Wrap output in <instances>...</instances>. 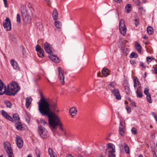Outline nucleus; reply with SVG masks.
I'll return each instance as SVG.
<instances>
[{
	"label": "nucleus",
	"instance_id": "39448f33",
	"mask_svg": "<svg viewBox=\"0 0 157 157\" xmlns=\"http://www.w3.org/2000/svg\"><path fill=\"white\" fill-rule=\"evenodd\" d=\"M38 132L41 137L45 138L47 136V130L43 126H40L39 127Z\"/></svg>",
	"mask_w": 157,
	"mask_h": 157
},
{
	"label": "nucleus",
	"instance_id": "0e129e2a",
	"mask_svg": "<svg viewBox=\"0 0 157 157\" xmlns=\"http://www.w3.org/2000/svg\"><path fill=\"white\" fill-rule=\"evenodd\" d=\"M67 157H73L70 154H67Z\"/></svg>",
	"mask_w": 157,
	"mask_h": 157
},
{
	"label": "nucleus",
	"instance_id": "412c9836",
	"mask_svg": "<svg viewBox=\"0 0 157 157\" xmlns=\"http://www.w3.org/2000/svg\"><path fill=\"white\" fill-rule=\"evenodd\" d=\"M12 66L13 67L14 69H18V65L17 62L15 61L14 59H11L10 61Z\"/></svg>",
	"mask_w": 157,
	"mask_h": 157
},
{
	"label": "nucleus",
	"instance_id": "7c9ffc66",
	"mask_svg": "<svg viewBox=\"0 0 157 157\" xmlns=\"http://www.w3.org/2000/svg\"><path fill=\"white\" fill-rule=\"evenodd\" d=\"M38 55L40 57L42 58L44 55L43 50V49H41L40 51L38 52Z\"/></svg>",
	"mask_w": 157,
	"mask_h": 157
},
{
	"label": "nucleus",
	"instance_id": "473e14b6",
	"mask_svg": "<svg viewBox=\"0 0 157 157\" xmlns=\"http://www.w3.org/2000/svg\"><path fill=\"white\" fill-rule=\"evenodd\" d=\"M146 99L147 101L150 103H151L152 102V101L151 99V97L150 94H148V95H147Z\"/></svg>",
	"mask_w": 157,
	"mask_h": 157
},
{
	"label": "nucleus",
	"instance_id": "72a5a7b5",
	"mask_svg": "<svg viewBox=\"0 0 157 157\" xmlns=\"http://www.w3.org/2000/svg\"><path fill=\"white\" fill-rule=\"evenodd\" d=\"M131 5L130 4H127L126 7L125 9L127 10V13H129L131 11Z\"/></svg>",
	"mask_w": 157,
	"mask_h": 157
},
{
	"label": "nucleus",
	"instance_id": "dca6fc26",
	"mask_svg": "<svg viewBox=\"0 0 157 157\" xmlns=\"http://www.w3.org/2000/svg\"><path fill=\"white\" fill-rule=\"evenodd\" d=\"M49 57L50 59L54 62L57 63H59L60 61L59 58L57 57L56 56L53 55L51 54Z\"/></svg>",
	"mask_w": 157,
	"mask_h": 157
},
{
	"label": "nucleus",
	"instance_id": "49530a36",
	"mask_svg": "<svg viewBox=\"0 0 157 157\" xmlns=\"http://www.w3.org/2000/svg\"><path fill=\"white\" fill-rule=\"evenodd\" d=\"M146 59L147 62H151L152 59H154V58L152 57H147Z\"/></svg>",
	"mask_w": 157,
	"mask_h": 157
},
{
	"label": "nucleus",
	"instance_id": "052dcab7",
	"mask_svg": "<svg viewBox=\"0 0 157 157\" xmlns=\"http://www.w3.org/2000/svg\"><path fill=\"white\" fill-rule=\"evenodd\" d=\"M115 2H117V3H121V1L122 0H113Z\"/></svg>",
	"mask_w": 157,
	"mask_h": 157
},
{
	"label": "nucleus",
	"instance_id": "f257e3e1",
	"mask_svg": "<svg viewBox=\"0 0 157 157\" xmlns=\"http://www.w3.org/2000/svg\"><path fill=\"white\" fill-rule=\"evenodd\" d=\"M38 110L42 116H48L50 127L53 132L57 128L58 126H59L60 130L64 131L63 124L59 118L53 112L51 111L49 104L44 99L41 98L39 101Z\"/></svg>",
	"mask_w": 157,
	"mask_h": 157
},
{
	"label": "nucleus",
	"instance_id": "393cba45",
	"mask_svg": "<svg viewBox=\"0 0 157 157\" xmlns=\"http://www.w3.org/2000/svg\"><path fill=\"white\" fill-rule=\"evenodd\" d=\"M136 48L138 52H141V46L138 42H136L135 43Z\"/></svg>",
	"mask_w": 157,
	"mask_h": 157
},
{
	"label": "nucleus",
	"instance_id": "20e7f679",
	"mask_svg": "<svg viewBox=\"0 0 157 157\" xmlns=\"http://www.w3.org/2000/svg\"><path fill=\"white\" fill-rule=\"evenodd\" d=\"M119 29L121 33L123 35L126 34V28L124 23V21L121 19L119 22Z\"/></svg>",
	"mask_w": 157,
	"mask_h": 157
},
{
	"label": "nucleus",
	"instance_id": "8fccbe9b",
	"mask_svg": "<svg viewBox=\"0 0 157 157\" xmlns=\"http://www.w3.org/2000/svg\"><path fill=\"white\" fill-rule=\"evenodd\" d=\"M126 109L128 113H129L131 111V109L130 107L127 106L126 107Z\"/></svg>",
	"mask_w": 157,
	"mask_h": 157
},
{
	"label": "nucleus",
	"instance_id": "ea45409f",
	"mask_svg": "<svg viewBox=\"0 0 157 157\" xmlns=\"http://www.w3.org/2000/svg\"><path fill=\"white\" fill-rule=\"evenodd\" d=\"M17 22L18 23H21V16H20V15L19 13L17 14Z\"/></svg>",
	"mask_w": 157,
	"mask_h": 157
},
{
	"label": "nucleus",
	"instance_id": "58836bf2",
	"mask_svg": "<svg viewBox=\"0 0 157 157\" xmlns=\"http://www.w3.org/2000/svg\"><path fill=\"white\" fill-rule=\"evenodd\" d=\"M139 12L141 13H144L145 12V10L143 7H141L139 8Z\"/></svg>",
	"mask_w": 157,
	"mask_h": 157
},
{
	"label": "nucleus",
	"instance_id": "13d9d810",
	"mask_svg": "<svg viewBox=\"0 0 157 157\" xmlns=\"http://www.w3.org/2000/svg\"><path fill=\"white\" fill-rule=\"evenodd\" d=\"M5 6L6 7H8V4L7 3V0L4 1Z\"/></svg>",
	"mask_w": 157,
	"mask_h": 157
},
{
	"label": "nucleus",
	"instance_id": "4be33fe9",
	"mask_svg": "<svg viewBox=\"0 0 157 157\" xmlns=\"http://www.w3.org/2000/svg\"><path fill=\"white\" fill-rule=\"evenodd\" d=\"M55 25L56 28L59 31L61 30V27L62 26L61 22L56 20L55 21Z\"/></svg>",
	"mask_w": 157,
	"mask_h": 157
},
{
	"label": "nucleus",
	"instance_id": "bb28decb",
	"mask_svg": "<svg viewBox=\"0 0 157 157\" xmlns=\"http://www.w3.org/2000/svg\"><path fill=\"white\" fill-rule=\"evenodd\" d=\"M13 120H14L15 121L17 122L18 121H20L19 115L17 113H15L13 114Z\"/></svg>",
	"mask_w": 157,
	"mask_h": 157
},
{
	"label": "nucleus",
	"instance_id": "9d476101",
	"mask_svg": "<svg viewBox=\"0 0 157 157\" xmlns=\"http://www.w3.org/2000/svg\"><path fill=\"white\" fill-rule=\"evenodd\" d=\"M40 95L41 98L40 100L41 99V98L44 99L49 104L50 108V106H51L52 109V110L54 111V112H58L59 111V110L57 108L56 104V103H53L52 104H50L44 98L41 93L40 94Z\"/></svg>",
	"mask_w": 157,
	"mask_h": 157
},
{
	"label": "nucleus",
	"instance_id": "f8f14e48",
	"mask_svg": "<svg viewBox=\"0 0 157 157\" xmlns=\"http://www.w3.org/2000/svg\"><path fill=\"white\" fill-rule=\"evenodd\" d=\"M112 93L115 96L116 99L118 100L121 99V97L120 95L119 90L118 89L114 88L112 90Z\"/></svg>",
	"mask_w": 157,
	"mask_h": 157
},
{
	"label": "nucleus",
	"instance_id": "c85d7f7f",
	"mask_svg": "<svg viewBox=\"0 0 157 157\" xmlns=\"http://www.w3.org/2000/svg\"><path fill=\"white\" fill-rule=\"evenodd\" d=\"M136 94L137 98H141L142 97L143 95L141 90H139L138 89H137Z\"/></svg>",
	"mask_w": 157,
	"mask_h": 157
},
{
	"label": "nucleus",
	"instance_id": "37998d69",
	"mask_svg": "<svg viewBox=\"0 0 157 157\" xmlns=\"http://www.w3.org/2000/svg\"><path fill=\"white\" fill-rule=\"evenodd\" d=\"M6 118L8 120L12 121H14V120L13 119L10 115H8L7 116H6Z\"/></svg>",
	"mask_w": 157,
	"mask_h": 157
},
{
	"label": "nucleus",
	"instance_id": "de8ad7c7",
	"mask_svg": "<svg viewBox=\"0 0 157 157\" xmlns=\"http://www.w3.org/2000/svg\"><path fill=\"white\" fill-rule=\"evenodd\" d=\"M139 20L137 19H135V24L136 27H137L139 25Z\"/></svg>",
	"mask_w": 157,
	"mask_h": 157
},
{
	"label": "nucleus",
	"instance_id": "cd10ccee",
	"mask_svg": "<svg viewBox=\"0 0 157 157\" xmlns=\"http://www.w3.org/2000/svg\"><path fill=\"white\" fill-rule=\"evenodd\" d=\"M147 31L148 33L150 35H152L153 33V30L152 27L151 26H148L147 27Z\"/></svg>",
	"mask_w": 157,
	"mask_h": 157
},
{
	"label": "nucleus",
	"instance_id": "09e8293b",
	"mask_svg": "<svg viewBox=\"0 0 157 157\" xmlns=\"http://www.w3.org/2000/svg\"><path fill=\"white\" fill-rule=\"evenodd\" d=\"M137 83H138V87L137 88V89H138L139 90H141V84L140 83V82H139V81L138 80H137Z\"/></svg>",
	"mask_w": 157,
	"mask_h": 157
},
{
	"label": "nucleus",
	"instance_id": "f704fd0d",
	"mask_svg": "<svg viewBox=\"0 0 157 157\" xmlns=\"http://www.w3.org/2000/svg\"><path fill=\"white\" fill-rule=\"evenodd\" d=\"M38 29H39L40 30H42L43 29V25L41 23H38L36 24Z\"/></svg>",
	"mask_w": 157,
	"mask_h": 157
},
{
	"label": "nucleus",
	"instance_id": "b1692460",
	"mask_svg": "<svg viewBox=\"0 0 157 157\" xmlns=\"http://www.w3.org/2000/svg\"><path fill=\"white\" fill-rule=\"evenodd\" d=\"M31 98L30 97H27L26 98L25 105L27 108H28L32 102Z\"/></svg>",
	"mask_w": 157,
	"mask_h": 157
},
{
	"label": "nucleus",
	"instance_id": "79ce46f5",
	"mask_svg": "<svg viewBox=\"0 0 157 157\" xmlns=\"http://www.w3.org/2000/svg\"><path fill=\"white\" fill-rule=\"evenodd\" d=\"M144 93L146 95H148V94H150L149 93V90L147 88H145L144 90Z\"/></svg>",
	"mask_w": 157,
	"mask_h": 157
},
{
	"label": "nucleus",
	"instance_id": "ddd939ff",
	"mask_svg": "<svg viewBox=\"0 0 157 157\" xmlns=\"http://www.w3.org/2000/svg\"><path fill=\"white\" fill-rule=\"evenodd\" d=\"M16 142L17 146L19 148H22L23 146V142L22 138L19 136H17L16 138Z\"/></svg>",
	"mask_w": 157,
	"mask_h": 157
},
{
	"label": "nucleus",
	"instance_id": "a18cd8bd",
	"mask_svg": "<svg viewBox=\"0 0 157 157\" xmlns=\"http://www.w3.org/2000/svg\"><path fill=\"white\" fill-rule=\"evenodd\" d=\"M1 112L2 114L5 117L8 115L6 112L4 110H2Z\"/></svg>",
	"mask_w": 157,
	"mask_h": 157
},
{
	"label": "nucleus",
	"instance_id": "f3484780",
	"mask_svg": "<svg viewBox=\"0 0 157 157\" xmlns=\"http://www.w3.org/2000/svg\"><path fill=\"white\" fill-rule=\"evenodd\" d=\"M69 112L71 115L74 116L77 114V110L75 107H73L70 109Z\"/></svg>",
	"mask_w": 157,
	"mask_h": 157
},
{
	"label": "nucleus",
	"instance_id": "4c0bfd02",
	"mask_svg": "<svg viewBox=\"0 0 157 157\" xmlns=\"http://www.w3.org/2000/svg\"><path fill=\"white\" fill-rule=\"evenodd\" d=\"M48 151L50 157H52V155H54V152L52 148H49Z\"/></svg>",
	"mask_w": 157,
	"mask_h": 157
},
{
	"label": "nucleus",
	"instance_id": "7ed1b4c3",
	"mask_svg": "<svg viewBox=\"0 0 157 157\" xmlns=\"http://www.w3.org/2000/svg\"><path fill=\"white\" fill-rule=\"evenodd\" d=\"M21 11L23 20L27 24H30L31 22V17L25 6L23 5L21 6Z\"/></svg>",
	"mask_w": 157,
	"mask_h": 157
},
{
	"label": "nucleus",
	"instance_id": "338daca9",
	"mask_svg": "<svg viewBox=\"0 0 157 157\" xmlns=\"http://www.w3.org/2000/svg\"><path fill=\"white\" fill-rule=\"evenodd\" d=\"M63 132L64 135L65 136L66 135V132L65 130H64V131H63Z\"/></svg>",
	"mask_w": 157,
	"mask_h": 157
},
{
	"label": "nucleus",
	"instance_id": "423d86ee",
	"mask_svg": "<svg viewBox=\"0 0 157 157\" xmlns=\"http://www.w3.org/2000/svg\"><path fill=\"white\" fill-rule=\"evenodd\" d=\"M44 48L46 52L49 54L51 55L54 52V50L52 46L48 42H45L44 45Z\"/></svg>",
	"mask_w": 157,
	"mask_h": 157
},
{
	"label": "nucleus",
	"instance_id": "680f3d73",
	"mask_svg": "<svg viewBox=\"0 0 157 157\" xmlns=\"http://www.w3.org/2000/svg\"><path fill=\"white\" fill-rule=\"evenodd\" d=\"M132 106L133 107H135L136 106V105L135 104V102H132Z\"/></svg>",
	"mask_w": 157,
	"mask_h": 157
},
{
	"label": "nucleus",
	"instance_id": "5fc2aeb1",
	"mask_svg": "<svg viewBox=\"0 0 157 157\" xmlns=\"http://www.w3.org/2000/svg\"><path fill=\"white\" fill-rule=\"evenodd\" d=\"M136 3L137 5H138L139 6H140V2L139 1V0H136Z\"/></svg>",
	"mask_w": 157,
	"mask_h": 157
},
{
	"label": "nucleus",
	"instance_id": "4468645a",
	"mask_svg": "<svg viewBox=\"0 0 157 157\" xmlns=\"http://www.w3.org/2000/svg\"><path fill=\"white\" fill-rule=\"evenodd\" d=\"M7 90L6 86H4V84L2 80L0 79V95H2L5 93Z\"/></svg>",
	"mask_w": 157,
	"mask_h": 157
},
{
	"label": "nucleus",
	"instance_id": "bf43d9fd",
	"mask_svg": "<svg viewBox=\"0 0 157 157\" xmlns=\"http://www.w3.org/2000/svg\"><path fill=\"white\" fill-rule=\"evenodd\" d=\"M154 72L155 74H157V67H155L154 68Z\"/></svg>",
	"mask_w": 157,
	"mask_h": 157
},
{
	"label": "nucleus",
	"instance_id": "864d4df0",
	"mask_svg": "<svg viewBox=\"0 0 157 157\" xmlns=\"http://www.w3.org/2000/svg\"><path fill=\"white\" fill-rule=\"evenodd\" d=\"M137 84L136 80H134V87H136L137 86Z\"/></svg>",
	"mask_w": 157,
	"mask_h": 157
},
{
	"label": "nucleus",
	"instance_id": "c9c22d12",
	"mask_svg": "<svg viewBox=\"0 0 157 157\" xmlns=\"http://www.w3.org/2000/svg\"><path fill=\"white\" fill-rule=\"evenodd\" d=\"M138 56V54L134 52H132L130 56V57L131 58H136Z\"/></svg>",
	"mask_w": 157,
	"mask_h": 157
},
{
	"label": "nucleus",
	"instance_id": "6e6552de",
	"mask_svg": "<svg viewBox=\"0 0 157 157\" xmlns=\"http://www.w3.org/2000/svg\"><path fill=\"white\" fill-rule=\"evenodd\" d=\"M124 124V121L123 120H121V119L119 127V134L122 136H123L124 135V128L125 127Z\"/></svg>",
	"mask_w": 157,
	"mask_h": 157
},
{
	"label": "nucleus",
	"instance_id": "e433bc0d",
	"mask_svg": "<svg viewBox=\"0 0 157 157\" xmlns=\"http://www.w3.org/2000/svg\"><path fill=\"white\" fill-rule=\"evenodd\" d=\"M115 83L113 82H111L110 84L109 85L108 87L110 89V90H112V88H114L115 87Z\"/></svg>",
	"mask_w": 157,
	"mask_h": 157
},
{
	"label": "nucleus",
	"instance_id": "6e6d98bb",
	"mask_svg": "<svg viewBox=\"0 0 157 157\" xmlns=\"http://www.w3.org/2000/svg\"><path fill=\"white\" fill-rule=\"evenodd\" d=\"M140 65L141 67H142L143 68H145V67L144 65V63L142 62L140 63Z\"/></svg>",
	"mask_w": 157,
	"mask_h": 157
},
{
	"label": "nucleus",
	"instance_id": "1a4fd4ad",
	"mask_svg": "<svg viewBox=\"0 0 157 157\" xmlns=\"http://www.w3.org/2000/svg\"><path fill=\"white\" fill-rule=\"evenodd\" d=\"M3 24L4 27L6 31H9L11 29V23L9 18L7 17L6 19L5 22Z\"/></svg>",
	"mask_w": 157,
	"mask_h": 157
},
{
	"label": "nucleus",
	"instance_id": "774afa93",
	"mask_svg": "<svg viewBox=\"0 0 157 157\" xmlns=\"http://www.w3.org/2000/svg\"><path fill=\"white\" fill-rule=\"evenodd\" d=\"M46 78L49 83L51 82L49 80V79H48V78L46 77Z\"/></svg>",
	"mask_w": 157,
	"mask_h": 157
},
{
	"label": "nucleus",
	"instance_id": "c756f323",
	"mask_svg": "<svg viewBox=\"0 0 157 157\" xmlns=\"http://www.w3.org/2000/svg\"><path fill=\"white\" fill-rule=\"evenodd\" d=\"M4 103L7 108H11L12 104L9 101L7 100L5 101H4Z\"/></svg>",
	"mask_w": 157,
	"mask_h": 157
},
{
	"label": "nucleus",
	"instance_id": "a878e982",
	"mask_svg": "<svg viewBox=\"0 0 157 157\" xmlns=\"http://www.w3.org/2000/svg\"><path fill=\"white\" fill-rule=\"evenodd\" d=\"M108 151L109 153V157H116V155L115 154V150L113 151L109 150V151Z\"/></svg>",
	"mask_w": 157,
	"mask_h": 157
},
{
	"label": "nucleus",
	"instance_id": "9b49d317",
	"mask_svg": "<svg viewBox=\"0 0 157 157\" xmlns=\"http://www.w3.org/2000/svg\"><path fill=\"white\" fill-rule=\"evenodd\" d=\"M5 149L8 154L9 157H13V151L11 148V146L10 144L8 145H6L5 146Z\"/></svg>",
	"mask_w": 157,
	"mask_h": 157
},
{
	"label": "nucleus",
	"instance_id": "a211bd4d",
	"mask_svg": "<svg viewBox=\"0 0 157 157\" xmlns=\"http://www.w3.org/2000/svg\"><path fill=\"white\" fill-rule=\"evenodd\" d=\"M52 16L55 20L56 21L58 19V12L56 9H55L53 10Z\"/></svg>",
	"mask_w": 157,
	"mask_h": 157
},
{
	"label": "nucleus",
	"instance_id": "2f4dec72",
	"mask_svg": "<svg viewBox=\"0 0 157 157\" xmlns=\"http://www.w3.org/2000/svg\"><path fill=\"white\" fill-rule=\"evenodd\" d=\"M124 149L125 152L127 154L129 153V150L128 146L125 144H124Z\"/></svg>",
	"mask_w": 157,
	"mask_h": 157
},
{
	"label": "nucleus",
	"instance_id": "c03bdc74",
	"mask_svg": "<svg viewBox=\"0 0 157 157\" xmlns=\"http://www.w3.org/2000/svg\"><path fill=\"white\" fill-rule=\"evenodd\" d=\"M41 49H42L40 47V46L39 45H37L36 47V50L37 52L40 51Z\"/></svg>",
	"mask_w": 157,
	"mask_h": 157
},
{
	"label": "nucleus",
	"instance_id": "f03ea898",
	"mask_svg": "<svg viewBox=\"0 0 157 157\" xmlns=\"http://www.w3.org/2000/svg\"><path fill=\"white\" fill-rule=\"evenodd\" d=\"M20 88L18 84L16 82L12 81L8 85L5 94L9 96H14L20 90Z\"/></svg>",
	"mask_w": 157,
	"mask_h": 157
},
{
	"label": "nucleus",
	"instance_id": "e2e57ef3",
	"mask_svg": "<svg viewBox=\"0 0 157 157\" xmlns=\"http://www.w3.org/2000/svg\"><path fill=\"white\" fill-rule=\"evenodd\" d=\"M153 152H154V153H153V156L154 157H157V155H156V153L155 152V151H153Z\"/></svg>",
	"mask_w": 157,
	"mask_h": 157
},
{
	"label": "nucleus",
	"instance_id": "5701e85b",
	"mask_svg": "<svg viewBox=\"0 0 157 157\" xmlns=\"http://www.w3.org/2000/svg\"><path fill=\"white\" fill-rule=\"evenodd\" d=\"M15 126L17 130H21L23 128L22 124L20 121H18L15 123Z\"/></svg>",
	"mask_w": 157,
	"mask_h": 157
},
{
	"label": "nucleus",
	"instance_id": "a19ab883",
	"mask_svg": "<svg viewBox=\"0 0 157 157\" xmlns=\"http://www.w3.org/2000/svg\"><path fill=\"white\" fill-rule=\"evenodd\" d=\"M131 131L132 134H133L136 135L137 134V129L135 128H132V129Z\"/></svg>",
	"mask_w": 157,
	"mask_h": 157
},
{
	"label": "nucleus",
	"instance_id": "603ef678",
	"mask_svg": "<svg viewBox=\"0 0 157 157\" xmlns=\"http://www.w3.org/2000/svg\"><path fill=\"white\" fill-rule=\"evenodd\" d=\"M152 116L154 117L156 121H157V116L153 112L152 113Z\"/></svg>",
	"mask_w": 157,
	"mask_h": 157
},
{
	"label": "nucleus",
	"instance_id": "6ab92c4d",
	"mask_svg": "<svg viewBox=\"0 0 157 157\" xmlns=\"http://www.w3.org/2000/svg\"><path fill=\"white\" fill-rule=\"evenodd\" d=\"M109 150L112 151L115 150V146L113 144L109 143L108 144L107 148L106 149V151H109Z\"/></svg>",
	"mask_w": 157,
	"mask_h": 157
},
{
	"label": "nucleus",
	"instance_id": "0eeeda50",
	"mask_svg": "<svg viewBox=\"0 0 157 157\" xmlns=\"http://www.w3.org/2000/svg\"><path fill=\"white\" fill-rule=\"evenodd\" d=\"M59 72V78L61 83L62 85L64 84V76L63 75V71L61 67L58 68Z\"/></svg>",
	"mask_w": 157,
	"mask_h": 157
},
{
	"label": "nucleus",
	"instance_id": "69168bd1",
	"mask_svg": "<svg viewBox=\"0 0 157 157\" xmlns=\"http://www.w3.org/2000/svg\"><path fill=\"white\" fill-rule=\"evenodd\" d=\"M101 72H99L98 73L97 76H100V75H101Z\"/></svg>",
	"mask_w": 157,
	"mask_h": 157
},
{
	"label": "nucleus",
	"instance_id": "aec40b11",
	"mask_svg": "<svg viewBox=\"0 0 157 157\" xmlns=\"http://www.w3.org/2000/svg\"><path fill=\"white\" fill-rule=\"evenodd\" d=\"M101 72L104 77H106L110 74L109 70L106 68H103Z\"/></svg>",
	"mask_w": 157,
	"mask_h": 157
},
{
	"label": "nucleus",
	"instance_id": "4d7b16f0",
	"mask_svg": "<svg viewBox=\"0 0 157 157\" xmlns=\"http://www.w3.org/2000/svg\"><path fill=\"white\" fill-rule=\"evenodd\" d=\"M41 123H43L44 125H45V124H47V123L46 122L43 120L41 121Z\"/></svg>",
	"mask_w": 157,
	"mask_h": 157
},
{
	"label": "nucleus",
	"instance_id": "2eb2a0df",
	"mask_svg": "<svg viewBox=\"0 0 157 157\" xmlns=\"http://www.w3.org/2000/svg\"><path fill=\"white\" fill-rule=\"evenodd\" d=\"M123 87L124 88L125 92L127 94H131V92L129 87L128 86V84L127 82L124 81L123 84Z\"/></svg>",
	"mask_w": 157,
	"mask_h": 157
},
{
	"label": "nucleus",
	"instance_id": "3c124183",
	"mask_svg": "<svg viewBox=\"0 0 157 157\" xmlns=\"http://www.w3.org/2000/svg\"><path fill=\"white\" fill-rule=\"evenodd\" d=\"M21 47L22 48V53H23V54L24 55H25V54L26 53V52L25 51V48L24 47V46L23 45L21 46Z\"/></svg>",
	"mask_w": 157,
	"mask_h": 157
}]
</instances>
